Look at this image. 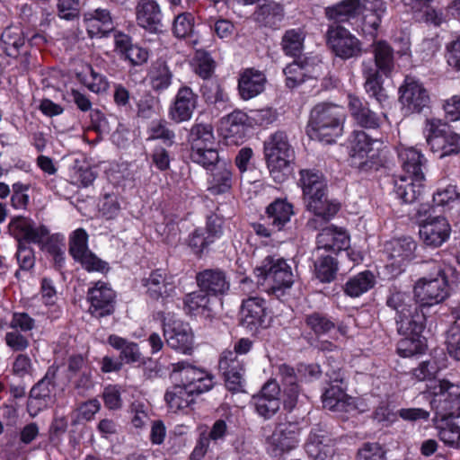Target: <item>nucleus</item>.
<instances>
[{
    "instance_id": "423d86ee",
    "label": "nucleus",
    "mask_w": 460,
    "mask_h": 460,
    "mask_svg": "<svg viewBox=\"0 0 460 460\" xmlns=\"http://www.w3.org/2000/svg\"><path fill=\"white\" fill-rule=\"evenodd\" d=\"M424 134L430 150L438 154L439 158L459 153L460 136L452 131L449 126L440 119H426Z\"/></svg>"
},
{
    "instance_id": "c03bdc74",
    "label": "nucleus",
    "mask_w": 460,
    "mask_h": 460,
    "mask_svg": "<svg viewBox=\"0 0 460 460\" xmlns=\"http://www.w3.org/2000/svg\"><path fill=\"white\" fill-rule=\"evenodd\" d=\"M323 408L335 412L348 411L351 407L346 400V394L339 385H332L323 394Z\"/></svg>"
},
{
    "instance_id": "6e6d98bb",
    "label": "nucleus",
    "mask_w": 460,
    "mask_h": 460,
    "mask_svg": "<svg viewBox=\"0 0 460 460\" xmlns=\"http://www.w3.org/2000/svg\"><path fill=\"white\" fill-rule=\"evenodd\" d=\"M194 27V17L191 13L180 12L172 22V32L177 38H185L191 34Z\"/></svg>"
},
{
    "instance_id": "bb28decb",
    "label": "nucleus",
    "mask_w": 460,
    "mask_h": 460,
    "mask_svg": "<svg viewBox=\"0 0 460 460\" xmlns=\"http://www.w3.org/2000/svg\"><path fill=\"white\" fill-rule=\"evenodd\" d=\"M316 243L317 247L314 249V253L322 252V250L338 252L349 246V237L345 232L332 226L321 230Z\"/></svg>"
},
{
    "instance_id": "338daca9",
    "label": "nucleus",
    "mask_w": 460,
    "mask_h": 460,
    "mask_svg": "<svg viewBox=\"0 0 460 460\" xmlns=\"http://www.w3.org/2000/svg\"><path fill=\"white\" fill-rule=\"evenodd\" d=\"M58 14L61 19L73 20L79 15V0H58Z\"/></svg>"
},
{
    "instance_id": "a878e982",
    "label": "nucleus",
    "mask_w": 460,
    "mask_h": 460,
    "mask_svg": "<svg viewBox=\"0 0 460 460\" xmlns=\"http://www.w3.org/2000/svg\"><path fill=\"white\" fill-rule=\"evenodd\" d=\"M401 166L408 177L413 178L416 181L425 180L424 170L426 159L416 149L412 147H400L397 151Z\"/></svg>"
},
{
    "instance_id": "4be33fe9",
    "label": "nucleus",
    "mask_w": 460,
    "mask_h": 460,
    "mask_svg": "<svg viewBox=\"0 0 460 460\" xmlns=\"http://www.w3.org/2000/svg\"><path fill=\"white\" fill-rule=\"evenodd\" d=\"M197 94L190 87L180 88L169 111L171 119L176 123L190 119L197 107Z\"/></svg>"
},
{
    "instance_id": "a211bd4d",
    "label": "nucleus",
    "mask_w": 460,
    "mask_h": 460,
    "mask_svg": "<svg viewBox=\"0 0 460 460\" xmlns=\"http://www.w3.org/2000/svg\"><path fill=\"white\" fill-rule=\"evenodd\" d=\"M450 226L443 217H434L425 219L420 226V237L426 245L440 246L450 234Z\"/></svg>"
},
{
    "instance_id": "de8ad7c7",
    "label": "nucleus",
    "mask_w": 460,
    "mask_h": 460,
    "mask_svg": "<svg viewBox=\"0 0 460 460\" xmlns=\"http://www.w3.org/2000/svg\"><path fill=\"white\" fill-rule=\"evenodd\" d=\"M358 8V0H343L332 7L326 8V15L334 22H342L354 17Z\"/></svg>"
},
{
    "instance_id": "13d9d810",
    "label": "nucleus",
    "mask_w": 460,
    "mask_h": 460,
    "mask_svg": "<svg viewBox=\"0 0 460 460\" xmlns=\"http://www.w3.org/2000/svg\"><path fill=\"white\" fill-rule=\"evenodd\" d=\"M422 350L423 344L420 339V335L404 336L397 344V352L403 358H409L421 353Z\"/></svg>"
},
{
    "instance_id": "c9c22d12",
    "label": "nucleus",
    "mask_w": 460,
    "mask_h": 460,
    "mask_svg": "<svg viewBox=\"0 0 460 460\" xmlns=\"http://www.w3.org/2000/svg\"><path fill=\"white\" fill-rule=\"evenodd\" d=\"M22 31L18 27L6 28L0 38V49L9 57L18 58L27 49Z\"/></svg>"
},
{
    "instance_id": "3c124183",
    "label": "nucleus",
    "mask_w": 460,
    "mask_h": 460,
    "mask_svg": "<svg viewBox=\"0 0 460 460\" xmlns=\"http://www.w3.org/2000/svg\"><path fill=\"white\" fill-rule=\"evenodd\" d=\"M191 151L196 149V144L199 149L205 147H214L215 137L211 125L198 124L192 127L190 130Z\"/></svg>"
},
{
    "instance_id": "8fccbe9b",
    "label": "nucleus",
    "mask_w": 460,
    "mask_h": 460,
    "mask_svg": "<svg viewBox=\"0 0 460 460\" xmlns=\"http://www.w3.org/2000/svg\"><path fill=\"white\" fill-rule=\"evenodd\" d=\"M374 284V275L370 271H363L348 280L345 292L349 296L357 297L367 292Z\"/></svg>"
},
{
    "instance_id": "aec40b11",
    "label": "nucleus",
    "mask_w": 460,
    "mask_h": 460,
    "mask_svg": "<svg viewBox=\"0 0 460 460\" xmlns=\"http://www.w3.org/2000/svg\"><path fill=\"white\" fill-rule=\"evenodd\" d=\"M332 440L322 426L313 428L305 448L312 460H327L332 455Z\"/></svg>"
},
{
    "instance_id": "1a4fd4ad",
    "label": "nucleus",
    "mask_w": 460,
    "mask_h": 460,
    "mask_svg": "<svg viewBox=\"0 0 460 460\" xmlns=\"http://www.w3.org/2000/svg\"><path fill=\"white\" fill-rule=\"evenodd\" d=\"M171 376L196 395L209 391L214 385L210 374L185 361L172 364Z\"/></svg>"
},
{
    "instance_id": "5fc2aeb1",
    "label": "nucleus",
    "mask_w": 460,
    "mask_h": 460,
    "mask_svg": "<svg viewBox=\"0 0 460 460\" xmlns=\"http://www.w3.org/2000/svg\"><path fill=\"white\" fill-rule=\"evenodd\" d=\"M183 305L184 310L188 314H194L199 309L208 312L212 311L210 306V296L202 292L201 289L187 294L184 296Z\"/></svg>"
},
{
    "instance_id": "774afa93",
    "label": "nucleus",
    "mask_w": 460,
    "mask_h": 460,
    "mask_svg": "<svg viewBox=\"0 0 460 460\" xmlns=\"http://www.w3.org/2000/svg\"><path fill=\"white\" fill-rule=\"evenodd\" d=\"M438 371V367L434 360H426L412 369V376L417 381L431 380L435 377Z\"/></svg>"
},
{
    "instance_id": "79ce46f5",
    "label": "nucleus",
    "mask_w": 460,
    "mask_h": 460,
    "mask_svg": "<svg viewBox=\"0 0 460 460\" xmlns=\"http://www.w3.org/2000/svg\"><path fill=\"white\" fill-rule=\"evenodd\" d=\"M314 256L316 257L314 261V272L316 278L322 282H331L332 281L338 270V263L335 259L331 255H325L321 252L319 253H314Z\"/></svg>"
},
{
    "instance_id": "7c9ffc66",
    "label": "nucleus",
    "mask_w": 460,
    "mask_h": 460,
    "mask_svg": "<svg viewBox=\"0 0 460 460\" xmlns=\"http://www.w3.org/2000/svg\"><path fill=\"white\" fill-rule=\"evenodd\" d=\"M265 75L254 69H247L241 75L238 83L240 96L243 100H250L264 90Z\"/></svg>"
},
{
    "instance_id": "37998d69",
    "label": "nucleus",
    "mask_w": 460,
    "mask_h": 460,
    "mask_svg": "<svg viewBox=\"0 0 460 460\" xmlns=\"http://www.w3.org/2000/svg\"><path fill=\"white\" fill-rule=\"evenodd\" d=\"M148 76L152 88L156 92H161L171 85L172 73L164 61L157 60L152 65Z\"/></svg>"
},
{
    "instance_id": "9b49d317",
    "label": "nucleus",
    "mask_w": 460,
    "mask_h": 460,
    "mask_svg": "<svg viewBox=\"0 0 460 460\" xmlns=\"http://www.w3.org/2000/svg\"><path fill=\"white\" fill-rule=\"evenodd\" d=\"M56 376L57 367H50L45 376L32 386L28 402L31 415L35 416L40 411L47 408L53 401Z\"/></svg>"
},
{
    "instance_id": "393cba45",
    "label": "nucleus",
    "mask_w": 460,
    "mask_h": 460,
    "mask_svg": "<svg viewBox=\"0 0 460 460\" xmlns=\"http://www.w3.org/2000/svg\"><path fill=\"white\" fill-rule=\"evenodd\" d=\"M143 282L148 296L155 300L172 296L175 289L173 277L161 269L152 271Z\"/></svg>"
},
{
    "instance_id": "f257e3e1",
    "label": "nucleus",
    "mask_w": 460,
    "mask_h": 460,
    "mask_svg": "<svg viewBox=\"0 0 460 460\" xmlns=\"http://www.w3.org/2000/svg\"><path fill=\"white\" fill-rule=\"evenodd\" d=\"M298 184L303 190L304 201L307 210L314 215L309 219L307 226L316 230L319 220L328 222L338 212V203L328 199L327 183L323 175L316 170L303 169L299 172Z\"/></svg>"
},
{
    "instance_id": "e433bc0d",
    "label": "nucleus",
    "mask_w": 460,
    "mask_h": 460,
    "mask_svg": "<svg viewBox=\"0 0 460 460\" xmlns=\"http://www.w3.org/2000/svg\"><path fill=\"white\" fill-rule=\"evenodd\" d=\"M422 181L413 178L402 176L394 180V191L398 199L404 203H413L422 193Z\"/></svg>"
},
{
    "instance_id": "4468645a",
    "label": "nucleus",
    "mask_w": 460,
    "mask_h": 460,
    "mask_svg": "<svg viewBox=\"0 0 460 460\" xmlns=\"http://www.w3.org/2000/svg\"><path fill=\"white\" fill-rule=\"evenodd\" d=\"M416 243L411 237H402L386 242L385 244V252L389 266L394 270L401 272L413 258Z\"/></svg>"
},
{
    "instance_id": "09e8293b",
    "label": "nucleus",
    "mask_w": 460,
    "mask_h": 460,
    "mask_svg": "<svg viewBox=\"0 0 460 460\" xmlns=\"http://www.w3.org/2000/svg\"><path fill=\"white\" fill-rule=\"evenodd\" d=\"M283 17V8L274 2H268L261 4L253 13L254 20L265 26L275 24Z\"/></svg>"
},
{
    "instance_id": "f704fd0d",
    "label": "nucleus",
    "mask_w": 460,
    "mask_h": 460,
    "mask_svg": "<svg viewBox=\"0 0 460 460\" xmlns=\"http://www.w3.org/2000/svg\"><path fill=\"white\" fill-rule=\"evenodd\" d=\"M278 370L284 385V394L287 396L283 403L285 408L291 411L296 406L299 394L297 378L294 368L287 364L279 365Z\"/></svg>"
},
{
    "instance_id": "c756f323",
    "label": "nucleus",
    "mask_w": 460,
    "mask_h": 460,
    "mask_svg": "<svg viewBox=\"0 0 460 460\" xmlns=\"http://www.w3.org/2000/svg\"><path fill=\"white\" fill-rule=\"evenodd\" d=\"M293 214V206L290 203L276 199L267 207L265 216L261 219L273 229L280 231L290 222Z\"/></svg>"
},
{
    "instance_id": "dca6fc26",
    "label": "nucleus",
    "mask_w": 460,
    "mask_h": 460,
    "mask_svg": "<svg viewBox=\"0 0 460 460\" xmlns=\"http://www.w3.org/2000/svg\"><path fill=\"white\" fill-rule=\"evenodd\" d=\"M9 230L18 241L24 239L38 244H43L49 235L46 226H36L30 218L24 217L13 218L9 224Z\"/></svg>"
},
{
    "instance_id": "4c0bfd02",
    "label": "nucleus",
    "mask_w": 460,
    "mask_h": 460,
    "mask_svg": "<svg viewBox=\"0 0 460 460\" xmlns=\"http://www.w3.org/2000/svg\"><path fill=\"white\" fill-rule=\"evenodd\" d=\"M211 178L208 190L212 194L218 195L229 190L232 186L230 164L222 161L211 170Z\"/></svg>"
},
{
    "instance_id": "052dcab7",
    "label": "nucleus",
    "mask_w": 460,
    "mask_h": 460,
    "mask_svg": "<svg viewBox=\"0 0 460 460\" xmlns=\"http://www.w3.org/2000/svg\"><path fill=\"white\" fill-rule=\"evenodd\" d=\"M214 242L206 230L198 228L190 235L188 244L195 254L200 255Z\"/></svg>"
},
{
    "instance_id": "e2e57ef3",
    "label": "nucleus",
    "mask_w": 460,
    "mask_h": 460,
    "mask_svg": "<svg viewBox=\"0 0 460 460\" xmlns=\"http://www.w3.org/2000/svg\"><path fill=\"white\" fill-rule=\"evenodd\" d=\"M446 346L448 355L456 361H460V328L451 326L446 333Z\"/></svg>"
},
{
    "instance_id": "58836bf2",
    "label": "nucleus",
    "mask_w": 460,
    "mask_h": 460,
    "mask_svg": "<svg viewBox=\"0 0 460 460\" xmlns=\"http://www.w3.org/2000/svg\"><path fill=\"white\" fill-rule=\"evenodd\" d=\"M375 63L373 64L385 75H388L394 66V49L385 41L379 40L372 45Z\"/></svg>"
},
{
    "instance_id": "cd10ccee",
    "label": "nucleus",
    "mask_w": 460,
    "mask_h": 460,
    "mask_svg": "<svg viewBox=\"0 0 460 460\" xmlns=\"http://www.w3.org/2000/svg\"><path fill=\"white\" fill-rule=\"evenodd\" d=\"M84 21L91 38L105 36L114 29L111 13L107 9L98 8L88 12L84 13Z\"/></svg>"
},
{
    "instance_id": "9d476101",
    "label": "nucleus",
    "mask_w": 460,
    "mask_h": 460,
    "mask_svg": "<svg viewBox=\"0 0 460 460\" xmlns=\"http://www.w3.org/2000/svg\"><path fill=\"white\" fill-rule=\"evenodd\" d=\"M327 40L335 55L342 59L358 58L362 53L360 41L340 25L330 26Z\"/></svg>"
},
{
    "instance_id": "bf43d9fd",
    "label": "nucleus",
    "mask_w": 460,
    "mask_h": 460,
    "mask_svg": "<svg viewBox=\"0 0 460 460\" xmlns=\"http://www.w3.org/2000/svg\"><path fill=\"white\" fill-rule=\"evenodd\" d=\"M219 369L223 376H229L232 373L234 375H243L244 373L243 362L233 351L224 352L219 360Z\"/></svg>"
},
{
    "instance_id": "f03ea898",
    "label": "nucleus",
    "mask_w": 460,
    "mask_h": 460,
    "mask_svg": "<svg viewBox=\"0 0 460 460\" xmlns=\"http://www.w3.org/2000/svg\"><path fill=\"white\" fill-rule=\"evenodd\" d=\"M344 119L342 107L332 103H318L311 111L307 133L312 139L331 144L341 134Z\"/></svg>"
},
{
    "instance_id": "20e7f679",
    "label": "nucleus",
    "mask_w": 460,
    "mask_h": 460,
    "mask_svg": "<svg viewBox=\"0 0 460 460\" xmlns=\"http://www.w3.org/2000/svg\"><path fill=\"white\" fill-rule=\"evenodd\" d=\"M386 305L395 311V325L399 334L402 336L420 335L425 328L426 316L422 307L413 297L405 292L391 294Z\"/></svg>"
},
{
    "instance_id": "4d7b16f0",
    "label": "nucleus",
    "mask_w": 460,
    "mask_h": 460,
    "mask_svg": "<svg viewBox=\"0 0 460 460\" xmlns=\"http://www.w3.org/2000/svg\"><path fill=\"white\" fill-rule=\"evenodd\" d=\"M87 239L88 234L82 228L75 230L70 238L69 252L75 261H78L89 252Z\"/></svg>"
},
{
    "instance_id": "2eb2a0df",
    "label": "nucleus",
    "mask_w": 460,
    "mask_h": 460,
    "mask_svg": "<svg viewBox=\"0 0 460 460\" xmlns=\"http://www.w3.org/2000/svg\"><path fill=\"white\" fill-rule=\"evenodd\" d=\"M196 281L199 288L209 296H223L230 288L226 272L217 268L199 271L196 275Z\"/></svg>"
},
{
    "instance_id": "ddd939ff",
    "label": "nucleus",
    "mask_w": 460,
    "mask_h": 460,
    "mask_svg": "<svg viewBox=\"0 0 460 460\" xmlns=\"http://www.w3.org/2000/svg\"><path fill=\"white\" fill-rule=\"evenodd\" d=\"M400 101L407 113L420 112L429 106V95L423 85L412 77H406L400 87Z\"/></svg>"
},
{
    "instance_id": "603ef678",
    "label": "nucleus",
    "mask_w": 460,
    "mask_h": 460,
    "mask_svg": "<svg viewBox=\"0 0 460 460\" xmlns=\"http://www.w3.org/2000/svg\"><path fill=\"white\" fill-rule=\"evenodd\" d=\"M307 62L295 59L288 65L283 72L286 75V84L288 88H295L305 82L307 76Z\"/></svg>"
},
{
    "instance_id": "412c9836",
    "label": "nucleus",
    "mask_w": 460,
    "mask_h": 460,
    "mask_svg": "<svg viewBox=\"0 0 460 460\" xmlns=\"http://www.w3.org/2000/svg\"><path fill=\"white\" fill-rule=\"evenodd\" d=\"M137 24L151 33L162 31V11L155 0H140L136 7Z\"/></svg>"
},
{
    "instance_id": "69168bd1",
    "label": "nucleus",
    "mask_w": 460,
    "mask_h": 460,
    "mask_svg": "<svg viewBox=\"0 0 460 460\" xmlns=\"http://www.w3.org/2000/svg\"><path fill=\"white\" fill-rule=\"evenodd\" d=\"M84 83L90 91L95 93H105L110 86L106 76L97 73L92 66H90V78L84 79Z\"/></svg>"
},
{
    "instance_id": "680f3d73",
    "label": "nucleus",
    "mask_w": 460,
    "mask_h": 460,
    "mask_svg": "<svg viewBox=\"0 0 460 460\" xmlns=\"http://www.w3.org/2000/svg\"><path fill=\"white\" fill-rule=\"evenodd\" d=\"M195 61V72L203 79L209 78L215 68V62L210 55L205 51H197Z\"/></svg>"
},
{
    "instance_id": "72a5a7b5",
    "label": "nucleus",
    "mask_w": 460,
    "mask_h": 460,
    "mask_svg": "<svg viewBox=\"0 0 460 460\" xmlns=\"http://www.w3.org/2000/svg\"><path fill=\"white\" fill-rule=\"evenodd\" d=\"M434 422L440 439L445 444L460 449V412Z\"/></svg>"
},
{
    "instance_id": "f8f14e48",
    "label": "nucleus",
    "mask_w": 460,
    "mask_h": 460,
    "mask_svg": "<svg viewBox=\"0 0 460 460\" xmlns=\"http://www.w3.org/2000/svg\"><path fill=\"white\" fill-rule=\"evenodd\" d=\"M281 390L276 380L270 379L252 398L255 411L263 419L272 418L279 410Z\"/></svg>"
},
{
    "instance_id": "49530a36",
    "label": "nucleus",
    "mask_w": 460,
    "mask_h": 460,
    "mask_svg": "<svg viewBox=\"0 0 460 460\" xmlns=\"http://www.w3.org/2000/svg\"><path fill=\"white\" fill-rule=\"evenodd\" d=\"M305 34L301 29L287 31L282 37V49L286 55L300 58L304 50Z\"/></svg>"
},
{
    "instance_id": "473e14b6",
    "label": "nucleus",
    "mask_w": 460,
    "mask_h": 460,
    "mask_svg": "<svg viewBox=\"0 0 460 460\" xmlns=\"http://www.w3.org/2000/svg\"><path fill=\"white\" fill-rule=\"evenodd\" d=\"M373 152L372 139L364 131H355L351 146L352 163L358 168H370L369 154Z\"/></svg>"
},
{
    "instance_id": "f3484780",
    "label": "nucleus",
    "mask_w": 460,
    "mask_h": 460,
    "mask_svg": "<svg viewBox=\"0 0 460 460\" xmlns=\"http://www.w3.org/2000/svg\"><path fill=\"white\" fill-rule=\"evenodd\" d=\"M115 294L105 284L98 282L88 291V300L91 304L90 313L98 318L104 317L114 311Z\"/></svg>"
},
{
    "instance_id": "864d4df0",
    "label": "nucleus",
    "mask_w": 460,
    "mask_h": 460,
    "mask_svg": "<svg viewBox=\"0 0 460 460\" xmlns=\"http://www.w3.org/2000/svg\"><path fill=\"white\" fill-rule=\"evenodd\" d=\"M190 158L194 163H197L210 171L222 162L217 149L214 147L199 149L197 144L196 149L192 150L190 153Z\"/></svg>"
},
{
    "instance_id": "0eeeda50",
    "label": "nucleus",
    "mask_w": 460,
    "mask_h": 460,
    "mask_svg": "<svg viewBox=\"0 0 460 460\" xmlns=\"http://www.w3.org/2000/svg\"><path fill=\"white\" fill-rule=\"evenodd\" d=\"M430 401L435 411L434 421L455 415L460 411V387L446 379L438 380L433 386Z\"/></svg>"
},
{
    "instance_id": "ea45409f",
    "label": "nucleus",
    "mask_w": 460,
    "mask_h": 460,
    "mask_svg": "<svg viewBox=\"0 0 460 460\" xmlns=\"http://www.w3.org/2000/svg\"><path fill=\"white\" fill-rule=\"evenodd\" d=\"M108 341L114 349L120 350L119 358L121 360H124L125 363L132 364L142 362V354L137 343L128 341L117 335H111Z\"/></svg>"
},
{
    "instance_id": "a18cd8bd",
    "label": "nucleus",
    "mask_w": 460,
    "mask_h": 460,
    "mask_svg": "<svg viewBox=\"0 0 460 460\" xmlns=\"http://www.w3.org/2000/svg\"><path fill=\"white\" fill-rule=\"evenodd\" d=\"M304 323L316 336L326 334L336 327V323L332 318L320 312L305 314Z\"/></svg>"
},
{
    "instance_id": "5701e85b",
    "label": "nucleus",
    "mask_w": 460,
    "mask_h": 460,
    "mask_svg": "<svg viewBox=\"0 0 460 460\" xmlns=\"http://www.w3.org/2000/svg\"><path fill=\"white\" fill-rule=\"evenodd\" d=\"M164 336L168 346L184 354H190L193 349V333L190 327L182 323L174 322L164 326Z\"/></svg>"
},
{
    "instance_id": "0e129e2a",
    "label": "nucleus",
    "mask_w": 460,
    "mask_h": 460,
    "mask_svg": "<svg viewBox=\"0 0 460 460\" xmlns=\"http://www.w3.org/2000/svg\"><path fill=\"white\" fill-rule=\"evenodd\" d=\"M385 451L378 443H364L358 449V460H385Z\"/></svg>"
},
{
    "instance_id": "6ab92c4d",
    "label": "nucleus",
    "mask_w": 460,
    "mask_h": 460,
    "mask_svg": "<svg viewBox=\"0 0 460 460\" xmlns=\"http://www.w3.org/2000/svg\"><path fill=\"white\" fill-rule=\"evenodd\" d=\"M241 323L251 331L265 325L267 307L264 299L258 296H250L243 301L241 306Z\"/></svg>"
},
{
    "instance_id": "39448f33",
    "label": "nucleus",
    "mask_w": 460,
    "mask_h": 460,
    "mask_svg": "<svg viewBox=\"0 0 460 460\" xmlns=\"http://www.w3.org/2000/svg\"><path fill=\"white\" fill-rule=\"evenodd\" d=\"M254 273L258 278L257 282L265 286L266 291L278 298L284 296L294 282L290 266L278 256L265 257L261 265L255 268Z\"/></svg>"
},
{
    "instance_id": "7ed1b4c3",
    "label": "nucleus",
    "mask_w": 460,
    "mask_h": 460,
    "mask_svg": "<svg viewBox=\"0 0 460 460\" xmlns=\"http://www.w3.org/2000/svg\"><path fill=\"white\" fill-rule=\"evenodd\" d=\"M423 270L429 271V275L420 279L413 290V300L422 308L439 304L449 296L444 266L437 261H429L423 263Z\"/></svg>"
},
{
    "instance_id": "a19ab883",
    "label": "nucleus",
    "mask_w": 460,
    "mask_h": 460,
    "mask_svg": "<svg viewBox=\"0 0 460 460\" xmlns=\"http://www.w3.org/2000/svg\"><path fill=\"white\" fill-rule=\"evenodd\" d=\"M191 390H188L180 384H176L168 390L164 395V399L169 407L173 411L182 410L189 407L194 402V395Z\"/></svg>"
},
{
    "instance_id": "6e6552de",
    "label": "nucleus",
    "mask_w": 460,
    "mask_h": 460,
    "mask_svg": "<svg viewBox=\"0 0 460 460\" xmlns=\"http://www.w3.org/2000/svg\"><path fill=\"white\" fill-rule=\"evenodd\" d=\"M264 154L270 171L288 170L295 151L284 131H277L264 143Z\"/></svg>"
},
{
    "instance_id": "b1692460",
    "label": "nucleus",
    "mask_w": 460,
    "mask_h": 460,
    "mask_svg": "<svg viewBox=\"0 0 460 460\" xmlns=\"http://www.w3.org/2000/svg\"><path fill=\"white\" fill-rule=\"evenodd\" d=\"M300 433L301 429L296 423L280 424L268 438V443L274 451H289L298 444Z\"/></svg>"
},
{
    "instance_id": "c85d7f7f",
    "label": "nucleus",
    "mask_w": 460,
    "mask_h": 460,
    "mask_svg": "<svg viewBox=\"0 0 460 460\" xmlns=\"http://www.w3.org/2000/svg\"><path fill=\"white\" fill-rule=\"evenodd\" d=\"M377 67L371 61L363 62L362 75L365 78L364 87L370 97H373L382 106L388 96L383 87V81Z\"/></svg>"
},
{
    "instance_id": "2f4dec72",
    "label": "nucleus",
    "mask_w": 460,
    "mask_h": 460,
    "mask_svg": "<svg viewBox=\"0 0 460 460\" xmlns=\"http://www.w3.org/2000/svg\"><path fill=\"white\" fill-rule=\"evenodd\" d=\"M349 109L358 125L365 128H377L381 118L372 111L356 96L349 95Z\"/></svg>"
}]
</instances>
